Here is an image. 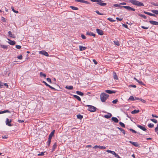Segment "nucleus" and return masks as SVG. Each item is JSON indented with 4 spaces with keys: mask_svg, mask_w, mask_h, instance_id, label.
Masks as SVG:
<instances>
[{
    "mask_svg": "<svg viewBox=\"0 0 158 158\" xmlns=\"http://www.w3.org/2000/svg\"><path fill=\"white\" fill-rule=\"evenodd\" d=\"M100 97L102 102H105L109 97V95L105 93H102L100 94Z\"/></svg>",
    "mask_w": 158,
    "mask_h": 158,
    "instance_id": "nucleus-1",
    "label": "nucleus"
},
{
    "mask_svg": "<svg viewBox=\"0 0 158 158\" xmlns=\"http://www.w3.org/2000/svg\"><path fill=\"white\" fill-rule=\"evenodd\" d=\"M129 2L131 3L133 5H135L139 6H144V4L143 3L140 2H139L136 0H130Z\"/></svg>",
    "mask_w": 158,
    "mask_h": 158,
    "instance_id": "nucleus-2",
    "label": "nucleus"
},
{
    "mask_svg": "<svg viewBox=\"0 0 158 158\" xmlns=\"http://www.w3.org/2000/svg\"><path fill=\"white\" fill-rule=\"evenodd\" d=\"M87 106L88 107V110L92 112H95L96 110V108L92 106L89 105H87Z\"/></svg>",
    "mask_w": 158,
    "mask_h": 158,
    "instance_id": "nucleus-3",
    "label": "nucleus"
},
{
    "mask_svg": "<svg viewBox=\"0 0 158 158\" xmlns=\"http://www.w3.org/2000/svg\"><path fill=\"white\" fill-rule=\"evenodd\" d=\"M121 7H123L129 10H131L133 11H135V9L128 6H121Z\"/></svg>",
    "mask_w": 158,
    "mask_h": 158,
    "instance_id": "nucleus-4",
    "label": "nucleus"
},
{
    "mask_svg": "<svg viewBox=\"0 0 158 158\" xmlns=\"http://www.w3.org/2000/svg\"><path fill=\"white\" fill-rule=\"evenodd\" d=\"M12 122V120L11 119H9L8 118H6V124L10 127L12 126V125L10 123L11 122Z\"/></svg>",
    "mask_w": 158,
    "mask_h": 158,
    "instance_id": "nucleus-5",
    "label": "nucleus"
},
{
    "mask_svg": "<svg viewBox=\"0 0 158 158\" xmlns=\"http://www.w3.org/2000/svg\"><path fill=\"white\" fill-rule=\"evenodd\" d=\"M96 31L98 34L100 35H102L104 34L103 31L101 29H96Z\"/></svg>",
    "mask_w": 158,
    "mask_h": 158,
    "instance_id": "nucleus-6",
    "label": "nucleus"
},
{
    "mask_svg": "<svg viewBox=\"0 0 158 158\" xmlns=\"http://www.w3.org/2000/svg\"><path fill=\"white\" fill-rule=\"evenodd\" d=\"M137 127L144 131H147V129L145 127L144 125L142 126L139 125H137Z\"/></svg>",
    "mask_w": 158,
    "mask_h": 158,
    "instance_id": "nucleus-7",
    "label": "nucleus"
},
{
    "mask_svg": "<svg viewBox=\"0 0 158 158\" xmlns=\"http://www.w3.org/2000/svg\"><path fill=\"white\" fill-rule=\"evenodd\" d=\"M39 53L45 56H49L48 54V52H46L45 51H40L39 52Z\"/></svg>",
    "mask_w": 158,
    "mask_h": 158,
    "instance_id": "nucleus-8",
    "label": "nucleus"
},
{
    "mask_svg": "<svg viewBox=\"0 0 158 158\" xmlns=\"http://www.w3.org/2000/svg\"><path fill=\"white\" fill-rule=\"evenodd\" d=\"M93 148L95 149L97 148H99L100 149H105L106 148V147L105 146H101L100 145H95L93 147Z\"/></svg>",
    "mask_w": 158,
    "mask_h": 158,
    "instance_id": "nucleus-9",
    "label": "nucleus"
},
{
    "mask_svg": "<svg viewBox=\"0 0 158 158\" xmlns=\"http://www.w3.org/2000/svg\"><path fill=\"white\" fill-rule=\"evenodd\" d=\"M129 142L135 147H138L139 146V144L136 142H133L130 141Z\"/></svg>",
    "mask_w": 158,
    "mask_h": 158,
    "instance_id": "nucleus-10",
    "label": "nucleus"
},
{
    "mask_svg": "<svg viewBox=\"0 0 158 158\" xmlns=\"http://www.w3.org/2000/svg\"><path fill=\"white\" fill-rule=\"evenodd\" d=\"M149 22L150 23L152 24L155 25H158V22H156L152 20H150L149 21Z\"/></svg>",
    "mask_w": 158,
    "mask_h": 158,
    "instance_id": "nucleus-11",
    "label": "nucleus"
},
{
    "mask_svg": "<svg viewBox=\"0 0 158 158\" xmlns=\"http://www.w3.org/2000/svg\"><path fill=\"white\" fill-rule=\"evenodd\" d=\"M143 13H145V14H147V15H148L151 16H154V17L156 16V15L155 14H152V13H151L148 12H146L145 11H144Z\"/></svg>",
    "mask_w": 158,
    "mask_h": 158,
    "instance_id": "nucleus-12",
    "label": "nucleus"
},
{
    "mask_svg": "<svg viewBox=\"0 0 158 158\" xmlns=\"http://www.w3.org/2000/svg\"><path fill=\"white\" fill-rule=\"evenodd\" d=\"M79 50L80 51H82L85 50L87 49V47H83L81 45L79 46Z\"/></svg>",
    "mask_w": 158,
    "mask_h": 158,
    "instance_id": "nucleus-13",
    "label": "nucleus"
},
{
    "mask_svg": "<svg viewBox=\"0 0 158 158\" xmlns=\"http://www.w3.org/2000/svg\"><path fill=\"white\" fill-rule=\"evenodd\" d=\"M86 34L92 36L94 37H95L96 35L93 32H89V31H87L86 32Z\"/></svg>",
    "mask_w": 158,
    "mask_h": 158,
    "instance_id": "nucleus-14",
    "label": "nucleus"
},
{
    "mask_svg": "<svg viewBox=\"0 0 158 158\" xmlns=\"http://www.w3.org/2000/svg\"><path fill=\"white\" fill-rule=\"evenodd\" d=\"M105 92L109 94H112L113 93H115V91L110 90H105Z\"/></svg>",
    "mask_w": 158,
    "mask_h": 158,
    "instance_id": "nucleus-15",
    "label": "nucleus"
},
{
    "mask_svg": "<svg viewBox=\"0 0 158 158\" xmlns=\"http://www.w3.org/2000/svg\"><path fill=\"white\" fill-rule=\"evenodd\" d=\"M55 132V130H53L52 132H51L50 133V134H49V135L48 138L52 139V137L54 135Z\"/></svg>",
    "mask_w": 158,
    "mask_h": 158,
    "instance_id": "nucleus-16",
    "label": "nucleus"
},
{
    "mask_svg": "<svg viewBox=\"0 0 158 158\" xmlns=\"http://www.w3.org/2000/svg\"><path fill=\"white\" fill-rule=\"evenodd\" d=\"M111 116L112 114L110 113H109L107 114H106L104 116V117L106 118H109L111 117Z\"/></svg>",
    "mask_w": 158,
    "mask_h": 158,
    "instance_id": "nucleus-17",
    "label": "nucleus"
},
{
    "mask_svg": "<svg viewBox=\"0 0 158 158\" xmlns=\"http://www.w3.org/2000/svg\"><path fill=\"white\" fill-rule=\"evenodd\" d=\"M111 119L112 121H113L115 123H117L118 122V120L116 117H112L111 118Z\"/></svg>",
    "mask_w": 158,
    "mask_h": 158,
    "instance_id": "nucleus-18",
    "label": "nucleus"
},
{
    "mask_svg": "<svg viewBox=\"0 0 158 158\" xmlns=\"http://www.w3.org/2000/svg\"><path fill=\"white\" fill-rule=\"evenodd\" d=\"M8 40L10 41L8 42V43L10 45H13L15 44V41L10 40L8 39Z\"/></svg>",
    "mask_w": 158,
    "mask_h": 158,
    "instance_id": "nucleus-19",
    "label": "nucleus"
},
{
    "mask_svg": "<svg viewBox=\"0 0 158 158\" xmlns=\"http://www.w3.org/2000/svg\"><path fill=\"white\" fill-rule=\"evenodd\" d=\"M8 34L10 36V37H12V38H14L15 37V36L14 35L12 34V32L11 31H9L8 32Z\"/></svg>",
    "mask_w": 158,
    "mask_h": 158,
    "instance_id": "nucleus-20",
    "label": "nucleus"
},
{
    "mask_svg": "<svg viewBox=\"0 0 158 158\" xmlns=\"http://www.w3.org/2000/svg\"><path fill=\"white\" fill-rule=\"evenodd\" d=\"M102 2H99L97 3V4L101 6H104L106 5V3Z\"/></svg>",
    "mask_w": 158,
    "mask_h": 158,
    "instance_id": "nucleus-21",
    "label": "nucleus"
},
{
    "mask_svg": "<svg viewBox=\"0 0 158 158\" xmlns=\"http://www.w3.org/2000/svg\"><path fill=\"white\" fill-rule=\"evenodd\" d=\"M57 147V144L56 143H55L53 144L52 149V152L54 151L56 148Z\"/></svg>",
    "mask_w": 158,
    "mask_h": 158,
    "instance_id": "nucleus-22",
    "label": "nucleus"
},
{
    "mask_svg": "<svg viewBox=\"0 0 158 158\" xmlns=\"http://www.w3.org/2000/svg\"><path fill=\"white\" fill-rule=\"evenodd\" d=\"M113 77L115 80H117L118 79V76L116 73L114 72H113Z\"/></svg>",
    "mask_w": 158,
    "mask_h": 158,
    "instance_id": "nucleus-23",
    "label": "nucleus"
},
{
    "mask_svg": "<svg viewBox=\"0 0 158 158\" xmlns=\"http://www.w3.org/2000/svg\"><path fill=\"white\" fill-rule=\"evenodd\" d=\"M139 112V110H134L131 111V113L132 114H135L136 113H137Z\"/></svg>",
    "mask_w": 158,
    "mask_h": 158,
    "instance_id": "nucleus-24",
    "label": "nucleus"
},
{
    "mask_svg": "<svg viewBox=\"0 0 158 158\" xmlns=\"http://www.w3.org/2000/svg\"><path fill=\"white\" fill-rule=\"evenodd\" d=\"M65 88L67 89H68L71 90V89H73V86L72 85L69 86L66 85L65 86Z\"/></svg>",
    "mask_w": 158,
    "mask_h": 158,
    "instance_id": "nucleus-25",
    "label": "nucleus"
},
{
    "mask_svg": "<svg viewBox=\"0 0 158 158\" xmlns=\"http://www.w3.org/2000/svg\"><path fill=\"white\" fill-rule=\"evenodd\" d=\"M5 113H10V111L8 110H4V111H0V114H3Z\"/></svg>",
    "mask_w": 158,
    "mask_h": 158,
    "instance_id": "nucleus-26",
    "label": "nucleus"
},
{
    "mask_svg": "<svg viewBox=\"0 0 158 158\" xmlns=\"http://www.w3.org/2000/svg\"><path fill=\"white\" fill-rule=\"evenodd\" d=\"M40 77H43L44 78H45L46 76V75L45 74L42 72L40 73Z\"/></svg>",
    "mask_w": 158,
    "mask_h": 158,
    "instance_id": "nucleus-27",
    "label": "nucleus"
},
{
    "mask_svg": "<svg viewBox=\"0 0 158 158\" xmlns=\"http://www.w3.org/2000/svg\"><path fill=\"white\" fill-rule=\"evenodd\" d=\"M73 96L75 98L77 99L79 101H81V99L79 96L75 95H73Z\"/></svg>",
    "mask_w": 158,
    "mask_h": 158,
    "instance_id": "nucleus-28",
    "label": "nucleus"
},
{
    "mask_svg": "<svg viewBox=\"0 0 158 158\" xmlns=\"http://www.w3.org/2000/svg\"><path fill=\"white\" fill-rule=\"evenodd\" d=\"M76 93L77 94H78L79 95H80V96H82L84 95V94L81 91H76Z\"/></svg>",
    "mask_w": 158,
    "mask_h": 158,
    "instance_id": "nucleus-29",
    "label": "nucleus"
},
{
    "mask_svg": "<svg viewBox=\"0 0 158 158\" xmlns=\"http://www.w3.org/2000/svg\"><path fill=\"white\" fill-rule=\"evenodd\" d=\"M134 79L137 82H138L139 84H141V85H144V83L141 81H139V80H137V79H136L135 78H134Z\"/></svg>",
    "mask_w": 158,
    "mask_h": 158,
    "instance_id": "nucleus-30",
    "label": "nucleus"
},
{
    "mask_svg": "<svg viewBox=\"0 0 158 158\" xmlns=\"http://www.w3.org/2000/svg\"><path fill=\"white\" fill-rule=\"evenodd\" d=\"M128 100L134 101H135V98L133 96H131L128 99Z\"/></svg>",
    "mask_w": 158,
    "mask_h": 158,
    "instance_id": "nucleus-31",
    "label": "nucleus"
},
{
    "mask_svg": "<svg viewBox=\"0 0 158 158\" xmlns=\"http://www.w3.org/2000/svg\"><path fill=\"white\" fill-rule=\"evenodd\" d=\"M77 116V118L80 119H81L83 118V116L80 114H78Z\"/></svg>",
    "mask_w": 158,
    "mask_h": 158,
    "instance_id": "nucleus-32",
    "label": "nucleus"
},
{
    "mask_svg": "<svg viewBox=\"0 0 158 158\" xmlns=\"http://www.w3.org/2000/svg\"><path fill=\"white\" fill-rule=\"evenodd\" d=\"M0 46L1 48H3L4 49H7L8 48V47L6 45L1 44Z\"/></svg>",
    "mask_w": 158,
    "mask_h": 158,
    "instance_id": "nucleus-33",
    "label": "nucleus"
},
{
    "mask_svg": "<svg viewBox=\"0 0 158 158\" xmlns=\"http://www.w3.org/2000/svg\"><path fill=\"white\" fill-rule=\"evenodd\" d=\"M151 11L155 14L158 15V10H152Z\"/></svg>",
    "mask_w": 158,
    "mask_h": 158,
    "instance_id": "nucleus-34",
    "label": "nucleus"
},
{
    "mask_svg": "<svg viewBox=\"0 0 158 158\" xmlns=\"http://www.w3.org/2000/svg\"><path fill=\"white\" fill-rule=\"evenodd\" d=\"M154 125L152 123H150L148 124V127L150 128H152L153 127Z\"/></svg>",
    "mask_w": 158,
    "mask_h": 158,
    "instance_id": "nucleus-35",
    "label": "nucleus"
},
{
    "mask_svg": "<svg viewBox=\"0 0 158 158\" xmlns=\"http://www.w3.org/2000/svg\"><path fill=\"white\" fill-rule=\"evenodd\" d=\"M70 7L73 10H78V8L76 7H74L73 6H70Z\"/></svg>",
    "mask_w": 158,
    "mask_h": 158,
    "instance_id": "nucleus-36",
    "label": "nucleus"
},
{
    "mask_svg": "<svg viewBox=\"0 0 158 158\" xmlns=\"http://www.w3.org/2000/svg\"><path fill=\"white\" fill-rule=\"evenodd\" d=\"M150 120L155 123H156L158 122L157 120L155 119H151Z\"/></svg>",
    "mask_w": 158,
    "mask_h": 158,
    "instance_id": "nucleus-37",
    "label": "nucleus"
},
{
    "mask_svg": "<svg viewBox=\"0 0 158 158\" xmlns=\"http://www.w3.org/2000/svg\"><path fill=\"white\" fill-rule=\"evenodd\" d=\"M119 124L122 127H125V125L122 122H120L119 123Z\"/></svg>",
    "mask_w": 158,
    "mask_h": 158,
    "instance_id": "nucleus-38",
    "label": "nucleus"
},
{
    "mask_svg": "<svg viewBox=\"0 0 158 158\" xmlns=\"http://www.w3.org/2000/svg\"><path fill=\"white\" fill-rule=\"evenodd\" d=\"M139 15L140 16V17H143V18L144 19H147V17L146 16L144 15H142V14H139Z\"/></svg>",
    "mask_w": 158,
    "mask_h": 158,
    "instance_id": "nucleus-39",
    "label": "nucleus"
},
{
    "mask_svg": "<svg viewBox=\"0 0 158 158\" xmlns=\"http://www.w3.org/2000/svg\"><path fill=\"white\" fill-rule=\"evenodd\" d=\"M109 21L111 22H115V20H113V19L111 18H107V19Z\"/></svg>",
    "mask_w": 158,
    "mask_h": 158,
    "instance_id": "nucleus-40",
    "label": "nucleus"
},
{
    "mask_svg": "<svg viewBox=\"0 0 158 158\" xmlns=\"http://www.w3.org/2000/svg\"><path fill=\"white\" fill-rule=\"evenodd\" d=\"M90 1L92 2H97L98 3L99 2H103L101 0H90Z\"/></svg>",
    "mask_w": 158,
    "mask_h": 158,
    "instance_id": "nucleus-41",
    "label": "nucleus"
},
{
    "mask_svg": "<svg viewBox=\"0 0 158 158\" xmlns=\"http://www.w3.org/2000/svg\"><path fill=\"white\" fill-rule=\"evenodd\" d=\"M129 130L131 132H132L133 133H137V132L135 131V130H133V129L132 128H130L129 129Z\"/></svg>",
    "mask_w": 158,
    "mask_h": 158,
    "instance_id": "nucleus-42",
    "label": "nucleus"
},
{
    "mask_svg": "<svg viewBox=\"0 0 158 158\" xmlns=\"http://www.w3.org/2000/svg\"><path fill=\"white\" fill-rule=\"evenodd\" d=\"M151 4L153 6H158V3H155L154 2H152Z\"/></svg>",
    "mask_w": 158,
    "mask_h": 158,
    "instance_id": "nucleus-43",
    "label": "nucleus"
},
{
    "mask_svg": "<svg viewBox=\"0 0 158 158\" xmlns=\"http://www.w3.org/2000/svg\"><path fill=\"white\" fill-rule=\"evenodd\" d=\"M95 12L97 13L99 15H104V14H103V13H100L99 11L98 10H96L95 11Z\"/></svg>",
    "mask_w": 158,
    "mask_h": 158,
    "instance_id": "nucleus-44",
    "label": "nucleus"
},
{
    "mask_svg": "<svg viewBox=\"0 0 158 158\" xmlns=\"http://www.w3.org/2000/svg\"><path fill=\"white\" fill-rule=\"evenodd\" d=\"M11 9H12V10L15 13H18V11H16L14 9V8L13 7H11Z\"/></svg>",
    "mask_w": 158,
    "mask_h": 158,
    "instance_id": "nucleus-45",
    "label": "nucleus"
},
{
    "mask_svg": "<svg viewBox=\"0 0 158 158\" xmlns=\"http://www.w3.org/2000/svg\"><path fill=\"white\" fill-rule=\"evenodd\" d=\"M118 102V100L117 99H116L115 100H114L112 101V103L114 104H116V103L117 102Z\"/></svg>",
    "mask_w": 158,
    "mask_h": 158,
    "instance_id": "nucleus-46",
    "label": "nucleus"
},
{
    "mask_svg": "<svg viewBox=\"0 0 158 158\" xmlns=\"http://www.w3.org/2000/svg\"><path fill=\"white\" fill-rule=\"evenodd\" d=\"M1 20L3 22H5L6 21L5 18L3 17H1Z\"/></svg>",
    "mask_w": 158,
    "mask_h": 158,
    "instance_id": "nucleus-47",
    "label": "nucleus"
},
{
    "mask_svg": "<svg viewBox=\"0 0 158 158\" xmlns=\"http://www.w3.org/2000/svg\"><path fill=\"white\" fill-rule=\"evenodd\" d=\"M129 87H132L133 88H135L136 87V86L135 85H129Z\"/></svg>",
    "mask_w": 158,
    "mask_h": 158,
    "instance_id": "nucleus-48",
    "label": "nucleus"
},
{
    "mask_svg": "<svg viewBox=\"0 0 158 158\" xmlns=\"http://www.w3.org/2000/svg\"><path fill=\"white\" fill-rule=\"evenodd\" d=\"M113 6H114V7H120L121 8V6H120V5L117 4H114L113 5Z\"/></svg>",
    "mask_w": 158,
    "mask_h": 158,
    "instance_id": "nucleus-49",
    "label": "nucleus"
},
{
    "mask_svg": "<svg viewBox=\"0 0 158 158\" xmlns=\"http://www.w3.org/2000/svg\"><path fill=\"white\" fill-rule=\"evenodd\" d=\"M114 43L116 45H117V46H119L120 45L118 41H114Z\"/></svg>",
    "mask_w": 158,
    "mask_h": 158,
    "instance_id": "nucleus-50",
    "label": "nucleus"
},
{
    "mask_svg": "<svg viewBox=\"0 0 158 158\" xmlns=\"http://www.w3.org/2000/svg\"><path fill=\"white\" fill-rule=\"evenodd\" d=\"M17 58H18V59H19V60H21L23 58V56L22 55H20V56H18L17 57Z\"/></svg>",
    "mask_w": 158,
    "mask_h": 158,
    "instance_id": "nucleus-51",
    "label": "nucleus"
},
{
    "mask_svg": "<svg viewBox=\"0 0 158 158\" xmlns=\"http://www.w3.org/2000/svg\"><path fill=\"white\" fill-rule=\"evenodd\" d=\"M3 85V83L1 81H0V88H2Z\"/></svg>",
    "mask_w": 158,
    "mask_h": 158,
    "instance_id": "nucleus-52",
    "label": "nucleus"
},
{
    "mask_svg": "<svg viewBox=\"0 0 158 158\" xmlns=\"http://www.w3.org/2000/svg\"><path fill=\"white\" fill-rule=\"evenodd\" d=\"M83 3H85L86 4H90V3L89 2L87 1H84L83 0Z\"/></svg>",
    "mask_w": 158,
    "mask_h": 158,
    "instance_id": "nucleus-53",
    "label": "nucleus"
},
{
    "mask_svg": "<svg viewBox=\"0 0 158 158\" xmlns=\"http://www.w3.org/2000/svg\"><path fill=\"white\" fill-rule=\"evenodd\" d=\"M81 37L83 39H85L86 38L85 36V35H84L83 34H82L81 35Z\"/></svg>",
    "mask_w": 158,
    "mask_h": 158,
    "instance_id": "nucleus-54",
    "label": "nucleus"
},
{
    "mask_svg": "<svg viewBox=\"0 0 158 158\" xmlns=\"http://www.w3.org/2000/svg\"><path fill=\"white\" fill-rule=\"evenodd\" d=\"M16 48H17V49H20L21 48V46H20V45H16Z\"/></svg>",
    "mask_w": 158,
    "mask_h": 158,
    "instance_id": "nucleus-55",
    "label": "nucleus"
},
{
    "mask_svg": "<svg viewBox=\"0 0 158 158\" xmlns=\"http://www.w3.org/2000/svg\"><path fill=\"white\" fill-rule=\"evenodd\" d=\"M120 131L121 132H122L124 135H125V131L122 128V130H121Z\"/></svg>",
    "mask_w": 158,
    "mask_h": 158,
    "instance_id": "nucleus-56",
    "label": "nucleus"
},
{
    "mask_svg": "<svg viewBox=\"0 0 158 158\" xmlns=\"http://www.w3.org/2000/svg\"><path fill=\"white\" fill-rule=\"evenodd\" d=\"M155 131L156 132L158 131V124H157L156 127L155 128Z\"/></svg>",
    "mask_w": 158,
    "mask_h": 158,
    "instance_id": "nucleus-57",
    "label": "nucleus"
},
{
    "mask_svg": "<svg viewBox=\"0 0 158 158\" xmlns=\"http://www.w3.org/2000/svg\"><path fill=\"white\" fill-rule=\"evenodd\" d=\"M47 81L50 83H51L52 81H51V79L50 78H47Z\"/></svg>",
    "mask_w": 158,
    "mask_h": 158,
    "instance_id": "nucleus-58",
    "label": "nucleus"
},
{
    "mask_svg": "<svg viewBox=\"0 0 158 158\" xmlns=\"http://www.w3.org/2000/svg\"><path fill=\"white\" fill-rule=\"evenodd\" d=\"M114 156L115 157H116L118 158H121L119 156L118 154H117L116 153H115V154L114 155Z\"/></svg>",
    "mask_w": 158,
    "mask_h": 158,
    "instance_id": "nucleus-59",
    "label": "nucleus"
},
{
    "mask_svg": "<svg viewBox=\"0 0 158 158\" xmlns=\"http://www.w3.org/2000/svg\"><path fill=\"white\" fill-rule=\"evenodd\" d=\"M75 2L83 3V0H75Z\"/></svg>",
    "mask_w": 158,
    "mask_h": 158,
    "instance_id": "nucleus-60",
    "label": "nucleus"
},
{
    "mask_svg": "<svg viewBox=\"0 0 158 158\" xmlns=\"http://www.w3.org/2000/svg\"><path fill=\"white\" fill-rule=\"evenodd\" d=\"M44 152H42L40 153L38 155L39 156H43L44 155Z\"/></svg>",
    "mask_w": 158,
    "mask_h": 158,
    "instance_id": "nucleus-61",
    "label": "nucleus"
},
{
    "mask_svg": "<svg viewBox=\"0 0 158 158\" xmlns=\"http://www.w3.org/2000/svg\"><path fill=\"white\" fill-rule=\"evenodd\" d=\"M42 82L43 83H44L45 84V85L46 86H49V85L45 81H42Z\"/></svg>",
    "mask_w": 158,
    "mask_h": 158,
    "instance_id": "nucleus-62",
    "label": "nucleus"
},
{
    "mask_svg": "<svg viewBox=\"0 0 158 158\" xmlns=\"http://www.w3.org/2000/svg\"><path fill=\"white\" fill-rule=\"evenodd\" d=\"M141 27L144 29H147L148 28V27H145L144 26H141Z\"/></svg>",
    "mask_w": 158,
    "mask_h": 158,
    "instance_id": "nucleus-63",
    "label": "nucleus"
},
{
    "mask_svg": "<svg viewBox=\"0 0 158 158\" xmlns=\"http://www.w3.org/2000/svg\"><path fill=\"white\" fill-rule=\"evenodd\" d=\"M93 61L95 64H98V62L95 59H93Z\"/></svg>",
    "mask_w": 158,
    "mask_h": 158,
    "instance_id": "nucleus-64",
    "label": "nucleus"
}]
</instances>
